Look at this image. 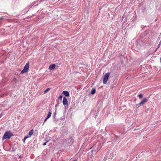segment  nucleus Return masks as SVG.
<instances>
[{
	"instance_id": "13",
	"label": "nucleus",
	"mask_w": 161,
	"mask_h": 161,
	"mask_svg": "<svg viewBox=\"0 0 161 161\" xmlns=\"http://www.w3.org/2000/svg\"><path fill=\"white\" fill-rule=\"evenodd\" d=\"M30 137H31L30 136H29V135H28L25 136L24 138H25V139H27Z\"/></svg>"
},
{
	"instance_id": "10",
	"label": "nucleus",
	"mask_w": 161,
	"mask_h": 161,
	"mask_svg": "<svg viewBox=\"0 0 161 161\" xmlns=\"http://www.w3.org/2000/svg\"><path fill=\"white\" fill-rule=\"evenodd\" d=\"M96 90L95 89L92 88L91 90V93L92 94H94L96 93Z\"/></svg>"
},
{
	"instance_id": "21",
	"label": "nucleus",
	"mask_w": 161,
	"mask_h": 161,
	"mask_svg": "<svg viewBox=\"0 0 161 161\" xmlns=\"http://www.w3.org/2000/svg\"><path fill=\"white\" fill-rule=\"evenodd\" d=\"M22 158V157H21V156H19V158Z\"/></svg>"
},
{
	"instance_id": "9",
	"label": "nucleus",
	"mask_w": 161,
	"mask_h": 161,
	"mask_svg": "<svg viewBox=\"0 0 161 161\" xmlns=\"http://www.w3.org/2000/svg\"><path fill=\"white\" fill-rule=\"evenodd\" d=\"M51 114H52V113L51 112V110L50 109H49V112L48 113V115H47V118H49L51 117Z\"/></svg>"
},
{
	"instance_id": "14",
	"label": "nucleus",
	"mask_w": 161,
	"mask_h": 161,
	"mask_svg": "<svg viewBox=\"0 0 161 161\" xmlns=\"http://www.w3.org/2000/svg\"><path fill=\"white\" fill-rule=\"evenodd\" d=\"M58 98L60 100V101H61L62 99V95H60L58 97Z\"/></svg>"
},
{
	"instance_id": "20",
	"label": "nucleus",
	"mask_w": 161,
	"mask_h": 161,
	"mask_svg": "<svg viewBox=\"0 0 161 161\" xmlns=\"http://www.w3.org/2000/svg\"><path fill=\"white\" fill-rule=\"evenodd\" d=\"M114 135V136H115V137H116V138H117L119 137L118 136H116L115 135Z\"/></svg>"
},
{
	"instance_id": "16",
	"label": "nucleus",
	"mask_w": 161,
	"mask_h": 161,
	"mask_svg": "<svg viewBox=\"0 0 161 161\" xmlns=\"http://www.w3.org/2000/svg\"><path fill=\"white\" fill-rule=\"evenodd\" d=\"M96 147L97 146H95L94 147L95 151L97 150L98 149V147Z\"/></svg>"
},
{
	"instance_id": "12",
	"label": "nucleus",
	"mask_w": 161,
	"mask_h": 161,
	"mask_svg": "<svg viewBox=\"0 0 161 161\" xmlns=\"http://www.w3.org/2000/svg\"><path fill=\"white\" fill-rule=\"evenodd\" d=\"M50 88H48L44 92V93L45 94L47 93L50 90Z\"/></svg>"
},
{
	"instance_id": "3",
	"label": "nucleus",
	"mask_w": 161,
	"mask_h": 161,
	"mask_svg": "<svg viewBox=\"0 0 161 161\" xmlns=\"http://www.w3.org/2000/svg\"><path fill=\"white\" fill-rule=\"evenodd\" d=\"M29 67V63H27L25 66L24 69L21 71V74H23V73L26 72L28 71Z\"/></svg>"
},
{
	"instance_id": "2",
	"label": "nucleus",
	"mask_w": 161,
	"mask_h": 161,
	"mask_svg": "<svg viewBox=\"0 0 161 161\" xmlns=\"http://www.w3.org/2000/svg\"><path fill=\"white\" fill-rule=\"evenodd\" d=\"M110 75V73L109 72L106 73L103 77V83L104 84H105L107 83L108 78Z\"/></svg>"
},
{
	"instance_id": "17",
	"label": "nucleus",
	"mask_w": 161,
	"mask_h": 161,
	"mask_svg": "<svg viewBox=\"0 0 161 161\" xmlns=\"http://www.w3.org/2000/svg\"><path fill=\"white\" fill-rule=\"evenodd\" d=\"M48 118H47V117H46V118L44 120V122L43 124V125L44 124V123L48 119Z\"/></svg>"
},
{
	"instance_id": "1",
	"label": "nucleus",
	"mask_w": 161,
	"mask_h": 161,
	"mask_svg": "<svg viewBox=\"0 0 161 161\" xmlns=\"http://www.w3.org/2000/svg\"><path fill=\"white\" fill-rule=\"evenodd\" d=\"M13 136L12 133L10 131H8L5 132L3 137L2 139L4 140L7 139H10Z\"/></svg>"
},
{
	"instance_id": "7",
	"label": "nucleus",
	"mask_w": 161,
	"mask_h": 161,
	"mask_svg": "<svg viewBox=\"0 0 161 161\" xmlns=\"http://www.w3.org/2000/svg\"><path fill=\"white\" fill-rule=\"evenodd\" d=\"M40 3V1H39L38 2V3L37 2H34L33 3H32L31 5H32V6H36L37 5H38Z\"/></svg>"
},
{
	"instance_id": "6",
	"label": "nucleus",
	"mask_w": 161,
	"mask_h": 161,
	"mask_svg": "<svg viewBox=\"0 0 161 161\" xmlns=\"http://www.w3.org/2000/svg\"><path fill=\"white\" fill-rule=\"evenodd\" d=\"M63 94L65 96L67 97H69V92L67 91H63Z\"/></svg>"
},
{
	"instance_id": "5",
	"label": "nucleus",
	"mask_w": 161,
	"mask_h": 161,
	"mask_svg": "<svg viewBox=\"0 0 161 161\" xmlns=\"http://www.w3.org/2000/svg\"><path fill=\"white\" fill-rule=\"evenodd\" d=\"M68 100L65 97H63V103L64 105L65 106L66 105L68 104Z\"/></svg>"
},
{
	"instance_id": "4",
	"label": "nucleus",
	"mask_w": 161,
	"mask_h": 161,
	"mask_svg": "<svg viewBox=\"0 0 161 161\" xmlns=\"http://www.w3.org/2000/svg\"><path fill=\"white\" fill-rule=\"evenodd\" d=\"M147 98L145 97L139 103L136 104V105L137 107L138 108L139 107L144 105L145 103L147 102Z\"/></svg>"
},
{
	"instance_id": "8",
	"label": "nucleus",
	"mask_w": 161,
	"mask_h": 161,
	"mask_svg": "<svg viewBox=\"0 0 161 161\" xmlns=\"http://www.w3.org/2000/svg\"><path fill=\"white\" fill-rule=\"evenodd\" d=\"M55 67V64H52L49 67V69L50 70H52L54 69Z\"/></svg>"
},
{
	"instance_id": "19",
	"label": "nucleus",
	"mask_w": 161,
	"mask_h": 161,
	"mask_svg": "<svg viewBox=\"0 0 161 161\" xmlns=\"http://www.w3.org/2000/svg\"><path fill=\"white\" fill-rule=\"evenodd\" d=\"M26 140V139H25V138H24V140H23V142L24 143H25V141Z\"/></svg>"
},
{
	"instance_id": "15",
	"label": "nucleus",
	"mask_w": 161,
	"mask_h": 161,
	"mask_svg": "<svg viewBox=\"0 0 161 161\" xmlns=\"http://www.w3.org/2000/svg\"><path fill=\"white\" fill-rule=\"evenodd\" d=\"M142 94H140L138 95V97L140 98H142Z\"/></svg>"
},
{
	"instance_id": "18",
	"label": "nucleus",
	"mask_w": 161,
	"mask_h": 161,
	"mask_svg": "<svg viewBox=\"0 0 161 161\" xmlns=\"http://www.w3.org/2000/svg\"><path fill=\"white\" fill-rule=\"evenodd\" d=\"M47 142H44V143H43V146H45V145L46 144H47Z\"/></svg>"
},
{
	"instance_id": "22",
	"label": "nucleus",
	"mask_w": 161,
	"mask_h": 161,
	"mask_svg": "<svg viewBox=\"0 0 161 161\" xmlns=\"http://www.w3.org/2000/svg\"><path fill=\"white\" fill-rule=\"evenodd\" d=\"M65 140L66 142L67 141L66 140Z\"/></svg>"
},
{
	"instance_id": "11",
	"label": "nucleus",
	"mask_w": 161,
	"mask_h": 161,
	"mask_svg": "<svg viewBox=\"0 0 161 161\" xmlns=\"http://www.w3.org/2000/svg\"><path fill=\"white\" fill-rule=\"evenodd\" d=\"M33 129L31 130L29 132L28 135L30 136L31 137V136L33 134Z\"/></svg>"
}]
</instances>
